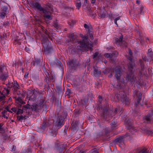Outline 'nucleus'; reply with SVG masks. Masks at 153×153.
<instances>
[{
  "mask_svg": "<svg viewBox=\"0 0 153 153\" xmlns=\"http://www.w3.org/2000/svg\"><path fill=\"white\" fill-rule=\"evenodd\" d=\"M53 76H51L50 77V80L51 81H53Z\"/></svg>",
  "mask_w": 153,
  "mask_h": 153,
  "instance_id": "nucleus-54",
  "label": "nucleus"
},
{
  "mask_svg": "<svg viewBox=\"0 0 153 153\" xmlns=\"http://www.w3.org/2000/svg\"><path fill=\"white\" fill-rule=\"evenodd\" d=\"M55 26L56 27H58V25H57V24H55Z\"/></svg>",
  "mask_w": 153,
  "mask_h": 153,
  "instance_id": "nucleus-61",
  "label": "nucleus"
},
{
  "mask_svg": "<svg viewBox=\"0 0 153 153\" xmlns=\"http://www.w3.org/2000/svg\"><path fill=\"white\" fill-rule=\"evenodd\" d=\"M32 106L33 107V109H34L35 110H36L37 109V104H33Z\"/></svg>",
  "mask_w": 153,
  "mask_h": 153,
  "instance_id": "nucleus-45",
  "label": "nucleus"
},
{
  "mask_svg": "<svg viewBox=\"0 0 153 153\" xmlns=\"http://www.w3.org/2000/svg\"><path fill=\"white\" fill-rule=\"evenodd\" d=\"M47 74H48V75L46 74V76L47 77V78L48 79V82L49 81V75L48 74V72H47Z\"/></svg>",
  "mask_w": 153,
  "mask_h": 153,
  "instance_id": "nucleus-50",
  "label": "nucleus"
},
{
  "mask_svg": "<svg viewBox=\"0 0 153 153\" xmlns=\"http://www.w3.org/2000/svg\"><path fill=\"white\" fill-rule=\"evenodd\" d=\"M88 10H91V8L90 7H88Z\"/></svg>",
  "mask_w": 153,
  "mask_h": 153,
  "instance_id": "nucleus-63",
  "label": "nucleus"
},
{
  "mask_svg": "<svg viewBox=\"0 0 153 153\" xmlns=\"http://www.w3.org/2000/svg\"><path fill=\"white\" fill-rule=\"evenodd\" d=\"M60 153H62V151L61 152H60Z\"/></svg>",
  "mask_w": 153,
  "mask_h": 153,
  "instance_id": "nucleus-64",
  "label": "nucleus"
},
{
  "mask_svg": "<svg viewBox=\"0 0 153 153\" xmlns=\"http://www.w3.org/2000/svg\"><path fill=\"white\" fill-rule=\"evenodd\" d=\"M12 110L14 112H15L17 111V109L16 108H12Z\"/></svg>",
  "mask_w": 153,
  "mask_h": 153,
  "instance_id": "nucleus-49",
  "label": "nucleus"
},
{
  "mask_svg": "<svg viewBox=\"0 0 153 153\" xmlns=\"http://www.w3.org/2000/svg\"><path fill=\"white\" fill-rule=\"evenodd\" d=\"M19 86L17 83L14 85L13 86V88H14V90L16 91L19 88Z\"/></svg>",
  "mask_w": 153,
  "mask_h": 153,
  "instance_id": "nucleus-34",
  "label": "nucleus"
},
{
  "mask_svg": "<svg viewBox=\"0 0 153 153\" xmlns=\"http://www.w3.org/2000/svg\"><path fill=\"white\" fill-rule=\"evenodd\" d=\"M30 106L28 104H27L26 105H24L23 106L22 109L18 108L16 114H19L23 113L24 111L27 110V109L30 108Z\"/></svg>",
  "mask_w": 153,
  "mask_h": 153,
  "instance_id": "nucleus-14",
  "label": "nucleus"
},
{
  "mask_svg": "<svg viewBox=\"0 0 153 153\" xmlns=\"http://www.w3.org/2000/svg\"><path fill=\"white\" fill-rule=\"evenodd\" d=\"M115 97L117 98L118 100L121 101L126 105H128L129 100L125 92L120 91L118 93L115 94Z\"/></svg>",
  "mask_w": 153,
  "mask_h": 153,
  "instance_id": "nucleus-7",
  "label": "nucleus"
},
{
  "mask_svg": "<svg viewBox=\"0 0 153 153\" xmlns=\"http://www.w3.org/2000/svg\"><path fill=\"white\" fill-rule=\"evenodd\" d=\"M6 14V13H5L1 11L0 12V17L2 19H4L5 18Z\"/></svg>",
  "mask_w": 153,
  "mask_h": 153,
  "instance_id": "nucleus-31",
  "label": "nucleus"
},
{
  "mask_svg": "<svg viewBox=\"0 0 153 153\" xmlns=\"http://www.w3.org/2000/svg\"><path fill=\"white\" fill-rule=\"evenodd\" d=\"M107 106V105L106 106H103L101 105L98 106V109L101 113L102 119H103L105 120L108 121L113 116L112 114H109V111L108 110V106Z\"/></svg>",
  "mask_w": 153,
  "mask_h": 153,
  "instance_id": "nucleus-5",
  "label": "nucleus"
},
{
  "mask_svg": "<svg viewBox=\"0 0 153 153\" xmlns=\"http://www.w3.org/2000/svg\"><path fill=\"white\" fill-rule=\"evenodd\" d=\"M88 32L89 33V36L91 38V39H93V34L92 33H90V32H91V31L90 30L89 31H88Z\"/></svg>",
  "mask_w": 153,
  "mask_h": 153,
  "instance_id": "nucleus-46",
  "label": "nucleus"
},
{
  "mask_svg": "<svg viewBox=\"0 0 153 153\" xmlns=\"http://www.w3.org/2000/svg\"><path fill=\"white\" fill-rule=\"evenodd\" d=\"M107 129H105V131H106V132L107 133H109L110 132V131H107Z\"/></svg>",
  "mask_w": 153,
  "mask_h": 153,
  "instance_id": "nucleus-59",
  "label": "nucleus"
},
{
  "mask_svg": "<svg viewBox=\"0 0 153 153\" xmlns=\"http://www.w3.org/2000/svg\"><path fill=\"white\" fill-rule=\"evenodd\" d=\"M90 4L89 2L88 1V0H84V4L83 5V6L84 7L85 6L88 7L89 6Z\"/></svg>",
  "mask_w": 153,
  "mask_h": 153,
  "instance_id": "nucleus-32",
  "label": "nucleus"
},
{
  "mask_svg": "<svg viewBox=\"0 0 153 153\" xmlns=\"http://www.w3.org/2000/svg\"><path fill=\"white\" fill-rule=\"evenodd\" d=\"M16 102L18 103L19 108H21L22 104L25 103V102L22 100L21 97H18L16 99Z\"/></svg>",
  "mask_w": 153,
  "mask_h": 153,
  "instance_id": "nucleus-15",
  "label": "nucleus"
},
{
  "mask_svg": "<svg viewBox=\"0 0 153 153\" xmlns=\"http://www.w3.org/2000/svg\"><path fill=\"white\" fill-rule=\"evenodd\" d=\"M22 73H24V69L23 68H22Z\"/></svg>",
  "mask_w": 153,
  "mask_h": 153,
  "instance_id": "nucleus-60",
  "label": "nucleus"
},
{
  "mask_svg": "<svg viewBox=\"0 0 153 153\" xmlns=\"http://www.w3.org/2000/svg\"><path fill=\"white\" fill-rule=\"evenodd\" d=\"M140 1H139V0H137L136 1V3L138 4H139L140 3Z\"/></svg>",
  "mask_w": 153,
  "mask_h": 153,
  "instance_id": "nucleus-58",
  "label": "nucleus"
},
{
  "mask_svg": "<svg viewBox=\"0 0 153 153\" xmlns=\"http://www.w3.org/2000/svg\"><path fill=\"white\" fill-rule=\"evenodd\" d=\"M128 52H129V54L130 56H132V54L131 51V49L130 48L128 49Z\"/></svg>",
  "mask_w": 153,
  "mask_h": 153,
  "instance_id": "nucleus-47",
  "label": "nucleus"
},
{
  "mask_svg": "<svg viewBox=\"0 0 153 153\" xmlns=\"http://www.w3.org/2000/svg\"><path fill=\"white\" fill-rule=\"evenodd\" d=\"M103 100V98L102 96L99 95L98 96V102L100 104H101Z\"/></svg>",
  "mask_w": 153,
  "mask_h": 153,
  "instance_id": "nucleus-33",
  "label": "nucleus"
},
{
  "mask_svg": "<svg viewBox=\"0 0 153 153\" xmlns=\"http://www.w3.org/2000/svg\"><path fill=\"white\" fill-rule=\"evenodd\" d=\"M77 125L75 123L73 124L72 126V128L74 130H76L77 128Z\"/></svg>",
  "mask_w": 153,
  "mask_h": 153,
  "instance_id": "nucleus-41",
  "label": "nucleus"
},
{
  "mask_svg": "<svg viewBox=\"0 0 153 153\" xmlns=\"http://www.w3.org/2000/svg\"><path fill=\"white\" fill-rule=\"evenodd\" d=\"M10 89L9 87H0V102L4 100L5 96L9 94Z\"/></svg>",
  "mask_w": 153,
  "mask_h": 153,
  "instance_id": "nucleus-8",
  "label": "nucleus"
},
{
  "mask_svg": "<svg viewBox=\"0 0 153 153\" xmlns=\"http://www.w3.org/2000/svg\"><path fill=\"white\" fill-rule=\"evenodd\" d=\"M42 44L44 48V52L46 55L51 53L53 52V49L47 37L43 39L42 40Z\"/></svg>",
  "mask_w": 153,
  "mask_h": 153,
  "instance_id": "nucleus-6",
  "label": "nucleus"
},
{
  "mask_svg": "<svg viewBox=\"0 0 153 153\" xmlns=\"http://www.w3.org/2000/svg\"><path fill=\"white\" fill-rule=\"evenodd\" d=\"M103 10V11L101 10L100 11H99L98 12V16L100 18H104L106 16V12L105 10L104 9Z\"/></svg>",
  "mask_w": 153,
  "mask_h": 153,
  "instance_id": "nucleus-19",
  "label": "nucleus"
},
{
  "mask_svg": "<svg viewBox=\"0 0 153 153\" xmlns=\"http://www.w3.org/2000/svg\"><path fill=\"white\" fill-rule=\"evenodd\" d=\"M112 16V14H110L109 15V18L110 19H111V17Z\"/></svg>",
  "mask_w": 153,
  "mask_h": 153,
  "instance_id": "nucleus-55",
  "label": "nucleus"
},
{
  "mask_svg": "<svg viewBox=\"0 0 153 153\" xmlns=\"http://www.w3.org/2000/svg\"><path fill=\"white\" fill-rule=\"evenodd\" d=\"M69 66L71 68L75 70L76 67L78 66L77 64L76 60H70L67 62Z\"/></svg>",
  "mask_w": 153,
  "mask_h": 153,
  "instance_id": "nucleus-13",
  "label": "nucleus"
},
{
  "mask_svg": "<svg viewBox=\"0 0 153 153\" xmlns=\"http://www.w3.org/2000/svg\"><path fill=\"white\" fill-rule=\"evenodd\" d=\"M82 5L81 2H79L76 3V6L77 9H79Z\"/></svg>",
  "mask_w": 153,
  "mask_h": 153,
  "instance_id": "nucleus-35",
  "label": "nucleus"
},
{
  "mask_svg": "<svg viewBox=\"0 0 153 153\" xmlns=\"http://www.w3.org/2000/svg\"><path fill=\"white\" fill-rule=\"evenodd\" d=\"M114 70L115 71V76L117 79V83L116 85L117 88L120 89L123 88L126 85V83L124 79L122 78L120 80L121 76L122 74L120 68L117 67H116L114 68Z\"/></svg>",
  "mask_w": 153,
  "mask_h": 153,
  "instance_id": "nucleus-4",
  "label": "nucleus"
},
{
  "mask_svg": "<svg viewBox=\"0 0 153 153\" xmlns=\"http://www.w3.org/2000/svg\"><path fill=\"white\" fill-rule=\"evenodd\" d=\"M76 21L75 20H71L68 22V24L71 27L73 26L74 25Z\"/></svg>",
  "mask_w": 153,
  "mask_h": 153,
  "instance_id": "nucleus-28",
  "label": "nucleus"
},
{
  "mask_svg": "<svg viewBox=\"0 0 153 153\" xmlns=\"http://www.w3.org/2000/svg\"><path fill=\"white\" fill-rule=\"evenodd\" d=\"M98 53L97 52H96L92 55L93 58H95L98 55Z\"/></svg>",
  "mask_w": 153,
  "mask_h": 153,
  "instance_id": "nucleus-43",
  "label": "nucleus"
},
{
  "mask_svg": "<svg viewBox=\"0 0 153 153\" xmlns=\"http://www.w3.org/2000/svg\"><path fill=\"white\" fill-rule=\"evenodd\" d=\"M125 123L127 128L128 130H130L131 132H133V131L134 132L137 131V129L133 127L132 123L130 119H126L125 120Z\"/></svg>",
  "mask_w": 153,
  "mask_h": 153,
  "instance_id": "nucleus-10",
  "label": "nucleus"
},
{
  "mask_svg": "<svg viewBox=\"0 0 153 153\" xmlns=\"http://www.w3.org/2000/svg\"><path fill=\"white\" fill-rule=\"evenodd\" d=\"M63 121V120L62 119L59 118L57 120L54 122V123L56 126L57 127H60L62 125Z\"/></svg>",
  "mask_w": 153,
  "mask_h": 153,
  "instance_id": "nucleus-16",
  "label": "nucleus"
},
{
  "mask_svg": "<svg viewBox=\"0 0 153 153\" xmlns=\"http://www.w3.org/2000/svg\"><path fill=\"white\" fill-rule=\"evenodd\" d=\"M40 59L39 58L35 57V61H33L31 62V65L34 66H40Z\"/></svg>",
  "mask_w": 153,
  "mask_h": 153,
  "instance_id": "nucleus-18",
  "label": "nucleus"
},
{
  "mask_svg": "<svg viewBox=\"0 0 153 153\" xmlns=\"http://www.w3.org/2000/svg\"><path fill=\"white\" fill-rule=\"evenodd\" d=\"M139 153H146L145 152V151L144 149H143L140 151Z\"/></svg>",
  "mask_w": 153,
  "mask_h": 153,
  "instance_id": "nucleus-52",
  "label": "nucleus"
},
{
  "mask_svg": "<svg viewBox=\"0 0 153 153\" xmlns=\"http://www.w3.org/2000/svg\"><path fill=\"white\" fill-rule=\"evenodd\" d=\"M101 75V72L97 69L94 68L93 73V76L95 77H99Z\"/></svg>",
  "mask_w": 153,
  "mask_h": 153,
  "instance_id": "nucleus-23",
  "label": "nucleus"
},
{
  "mask_svg": "<svg viewBox=\"0 0 153 153\" xmlns=\"http://www.w3.org/2000/svg\"><path fill=\"white\" fill-rule=\"evenodd\" d=\"M69 42L76 45L77 46L71 45L68 48L71 53L74 54L77 53L78 51H83L86 49L92 50L93 47V43L88 39L87 36H84L82 37V40H79L77 35L72 33L68 35Z\"/></svg>",
  "mask_w": 153,
  "mask_h": 153,
  "instance_id": "nucleus-1",
  "label": "nucleus"
},
{
  "mask_svg": "<svg viewBox=\"0 0 153 153\" xmlns=\"http://www.w3.org/2000/svg\"><path fill=\"white\" fill-rule=\"evenodd\" d=\"M97 123H98V125L100 126V122H99L98 121Z\"/></svg>",
  "mask_w": 153,
  "mask_h": 153,
  "instance_id": "nucleus-62",
  "label": "nucleus"
},
{
  "mask_svg": "<svg viewBox=\"0 0 153 153\" xmlns=\"http://www.w3.org/2000/svg\"><path fill=\"white\" fill-rule=\"evenodd\" d=\"M142 94L140 91L137 90H135L133 92V97L135 98L137 101V102H135V105L136 107L139 103L142 98Z\"/></svg>",
  "mask_w": 153,
  "mask_h": 153,
  "instance_id": "nucleus-9",
  "label": "nucleus"
},
{
  "mask_svg": "<svg viewBox=\"0 0 153 153\" xmlns=\"http://www.w3.org/2000/svg\"><path fill=\"white\" fill-rule=\"evenodd\" d=\"M3 123H0V133L3 134L5 132V128L3 126Z\"/></svg>",
  "mask_w": 153,
  "mask_h": 153,
  "instance_id": "nucleus-24",
  "label": "nucleus"
},
{
  "mask_svg": "<svg viewBox=\"0 0 153 153\" xmlns=\"http://www.w3.org/2000/svg\"><path fill=\"white\" fill-rule=\"evenodd\" d=\"M25 50L27 52H29L30 51L29 48L27 47H25Z\"/></svg>",
  "mask_w": 153,
  "mask_h": 153,
  "instance_id": "nucleus-48",
  "label": "nucleus"
},
{
  "mask_svg": "<svg viewBox=\"0 0 153 153\" xmlns=\"http://www.w3.org/2000/svg\"><path fill=\"white\" fill-rule=\"evenodd\" d=\"M5 68V67L3 65L0 66V74H1L0 78L3 80H5L8 76L6 71L5 72L4 71Z\"/></svg>",
  "mask_w": 153,
  "mask_h": 153,
  "instance_id": "nucleus-11",
  "label": "nucleus"
},
{
  "mask_svg": "<svg viewBox=\"0 0 153 153\" xmlns=\"http://www.w3.org/2000/svg\"><path fill=\"white\" fill-rule=\"evenodd\" d=\"M30 4L34 9L37 10L43 13V17L45 19L52 20L51 14L50 12L52 8L48 4H45L42 7L40 3L34 1H31Z\"/></svg>",
  "mask_w": 153,
  "mask_h": 153,
  "instance_id": "nucleus-2",
  "label": "nucleus"
},
{
  "mask_svg": "<svg viewBox=\"0 0 153 153\" xmlns=\"http://www.w3.org/2000/svg\"><path fill=\"white\" fill-rule=\"evenodd\" d=\"M91 3L92 4H94L96 2V0H91Z\"/></svg>",
  "mask_w": 153,
  "mask_h": 153,
  "instance_id": "nucleus-51",
  "label": "nucleus"
},
{
  "mask_svg": "<svg viewBox=\"0 0 153 153\" xmlns=\"http://www.w3.org/2000/svg\"><path fill=\"white\" fill-rule=\"evenodd\" d=\"M25 117H26V116L25 115H21L20 116H18L17 117V119L19 121L22 120L24 119L25 118Z\"/></svg>",
  "mask_w": 153,
  "mask_h": 153,
  "instance_id": "nucleus-29",
  "label": "nucleus"
},
{
  "mask_svg": "<svg viewBox=\"0 0 153 153\" xmlns=\"http://www.w3.org/2000/svg\"><path fill=\"white\" fill-rule=\"evenodd\" d=\"M132 56H130L128 59L130 62L128 65V70L126 73V75L125 76L126 80L127 82H131V84L134 83L135 82L137 83H140V77H135L134 74V72L133 71V62H132Z\"/></svg>",
  "mask_w": 153,
  "mask_h": 153,
  "instance_id": "nucleus-3",
  "label": "nucleus"
},
{
  "mask_svg": "<svg viewBox=\"0 0 153 153\" xmlns=\"http://www.w3.org/2000/svg\"><path fill=\"white\" fill-rule=\"evenodd\" d=\"M126 135L121 136L116 139V142L120 143L123 142L124 139L126 137Z\"/></svg>",
  "mask_w": 153,
  "mask_h": 153,
  "instance_id": "nucleus-22",
  "label": "nucleus"
},
{
  "mask_svg": "<svg viewBox=\"0 0 153 153\" xmlns=\"http://www.w3.org/2000/svg\"><path fill=\"white\" fill-rule=\"evenodd\" d=\"M9 7H10V6L8 4L7 5H2L1 8V11L7 13L9 12L8 9Z\"/></svg>",
  "mask_w": 153,
  "mask_h": 153,
  "instance_id": "nucleus-20",
  "label": "nucleus"
},
{
  "mask_svg": "<svg viewBox=\"0 0 153 153\" xmlns=\"http://www.w3.org/2000/svg\"><path fill=\"white\" fill-rule=\"evenodd\" d=\"M29 72L27 71L25 73V74L24 75V78L26 79H27L28 77Z\"/></svg>",
  "mask_w": 153,
  "mask_h": 153,
  "instance_id": "nucleus-44",
  "label": "nucleus"
},
{
  "mask_svg": "<svg viewBox=\"0 0 153 153\" xmlns=\"http://www.w3.org/2000/svg\"><path fill=\"white\" fill-rule=\"evenodd\" d=\"M141 68L142 71H144L145 69L143 61L141 59L139 60Z\"/></svg>",
  "mask_w": 153,
  "mask_h": 153,
  "instance_id": "nucleus-27",
  "label": "nucleus"
},
{
  "mask_svg": "<svg viewBox=\"0 0 153 153\" xmlns=\"http://www.w3.org/2000/svg\"><path fill=\"white\" fill-rule=\"evenodd\" d=\"M153 54V52L152 51V50L151 49H149L148 50V53H147L148 55L149 56V57L151 58L152 57Z\"/></svg>",
  "mask_w": 153,
  "mask_h": 153,
  "instance_id": "nucleus-30",
  "label": "nucleus"
},
{
  "mask_svg": "<svg viewBox=\"0 0 153 153\" xmlns=\"http://www.w3.org/2000/svg\"><path fill=\"white\" fill-rule=\"evenodd\" d=\"M12 147V151L13 152L15 153L16 152V146H15L14 145H13Z\"/></svg>",
  "mask_w": 153,
  "mask_h": 153,
  "instance_id": "nucleus-42",
  "label": "nucleus"
},
{
  "mask_svg": "<svg viewBox=\"0 0 153 153\" xmlns=\"http://www.w3.org/2000/svg\"><path fill=\"white\" fill-rule=\"evenodd\" d=\"M122 110V108L120 107H118L117 108H115L114 112V115L116 114L119 112L120 113Z\"/></svg>",
  "mask_w": 153,
  "mask_h": 153,
  "instance_id": "nucleus-25",
  "label": "nucleus"
},
{
  "mask_svg": "<svg viewBox=\"0 0 153 153\" xmlns=\"http://www.w3.org/2000/svg\"><path fill=\"white\" fill-rule=\"evenodd\" d=\"M152 114L149 113L147 115L143 117L144 123H149L153 122L151 117L153 114V109L152 110Z\"/></svg>",
  "mask_w": 153,
  "mask_h": 153,
  "instance_id": "nucleus-12",
  "label": "nucleus"
},
{
  "mask_svg": "<svg viewBox=\"0 0 153 153\" xmlns=\"http://www.w3.org/2000/svg\"><path fill=\"white\" fill-rule=\"evenodd\" d=\"M123 39V36L122 35L120 36L119 38H116L115 39L116 43L119 46L121 45L122 43Z\"/></svg>",
  "mask_w": 153,
  "mask_h": 153,
  "instance_id": "nucleus-21",
  "label": "nucleus"
},
{
  "mask_svg": "<svg viewBox=\"0 0 153 153\" xmlns=\"http://www.w3.org/2000/svg\"><path fill=\"white\" fill-rule=\"evenodd\" d=\"M36 97H35L34 95L33 96H32L30 97L29 100H32L33 101H34V100H36Z\"/></svg>",
  "mask_w": 153,
  "mask_h": 153,
  "instance_id": "nucleus-40",
  "label": "nucleus"
},
{
  "mask_svg": "<svg viewBox=\"0 0 153 153\" xmlns=\"http://www.w3.org/2000/svg\"><path fill=\"white\" fill-rule=\"evenodd\" d=\"M120 17L119 16L117 18H115L114 20V23L117 25V26H118V24H117V20H120Z\"/></svg>",
  "mask_w": 153,
  "mask_h": 153,
  "instance_id": "nucleus-37",
  "label": "nucleus"
},
{
  "mask_svg": "<svg viewBox=\"0 0 153 153\" xmlns=\"http://www.w3.org/2000/svg\"><path fill=\"white\" fill-rule=\"evenodd\" d=\"M111 125L112 126L111 128L112 130H113L118 125L117 124V119L114 118L112 120L111 123Z\"/></svg>",
  "mask_w": 153,
  "mask_h": 153,
  "instance_id": "nucleus-17",
  "label": "nucleus"
},
{
  "mask_svg": "<svg viewBox=\"0 0 153 153\" xmlns=\"http://www.w3.org/2000/svg\"><path fill=\"white\" fill-rule=\"evenodd\" d=\"M143 8H140V14H144V12L143 11Z\"/></svg>",
  "mask_w": 153,
  "mask_h": 153,
  "instance_id": "nucleus-53",
  "label": "nucleus"
},
{
  "mask_svg": "<svg viewBox=\"0 0 153 153\" xmlns=\"http://www.w3.org/2000/svg\"><path fill=\"white\" fill-rule=\"evenodd\" d=\"M46 126V123L43 122L42 125L40 126V127L42 129L44 130V129Z\"/></svg>",
  "mask_w": 153,
  "mask_h": 153,
  "instance_id": "nucleus-36",
  "label": "nucleus"
},
{
  "mask_svg": "<svg viewBox=\"0 0 153 153\" xmlns=\"http://www.w3.org/2000/svg\"><path fill=\"white\" fill-rule=\"evenodd\" d=\"M2 117H4L5 118H6L7 119L8 118V117L7 116H5V115L4 114H3V116H2Z\"/></svg>",
  "mask_w": 153,
  "mask_h": 153,
  "instance_id": "nucleus-57",
  "label": "nucleus"
},
{
  "mask_svg": "<svg viewBox=\"0 0 153 153\" xmlns=\"http://www.w3.org/2000/svg\"><path fill=\"white\" fill-rule=\"evenodd\" d=\"M147 134L149 135H152L153 134V131L148 130L147 131Z\"/></svg>",
  "mask_w": 153,
  "mask_h": 153,
  "instance_id": "nucleus-39",
  "label": "nucleus"
},
{
  "mask_svg": "<svg viewBox=\"0 0 153 153\" xmlns=\"http://www.w3.org/2000/svg\"><path fill=\"white\" fill-rule=\"evenodd\" d=\"M114 54L113 53H105L104 54V56L105 57L107 58H111L114 56Z\"/></svg>",
  "mask_w": 153,
  "mask_h": 153,
  "instance_id": "nucleus-26",
  "label": "nucleus"
},
{
  "mask_svg": "<svg viewBox=\"0 0 153 153\" xmlns=\"http://www.w3.org/2000/svg\"><path fill=\"white\" fill-rule=\"evenodd\" d=\"M84 27L85 29L86 30H88V31H89L90 30L89 26L86 24H84Z\"/></svg>",
  "mask_w": 153,
  "mask_h": 153,
  "instance_id": "nucleus-38",
  "label": "nucleus"
},
{
  "mask_svg": "<svg viewBox=\"0 0 153 153\" xmlns=\"http://www.w3.org/2000/svg\"><path fill=\"white\" fill-rule=\"evenodd\" d=\"M58 62L60 66H62V63H61V62L60 61H58Z\"/></svg>",
  "mask_w": 153,
  "mask_h": 153,
  "instance_id": "nucleus-56",
  "label": "nucleus"
}]
</instances>
